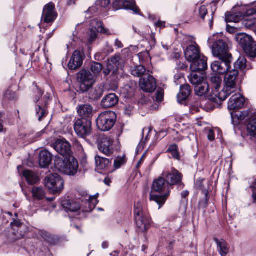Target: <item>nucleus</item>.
<instances>
[{
  "label": "nucleus",
  "instance_id": "f257e3e1",
  "mask_svg": "<svg viewBox=\"0 0 256 256\" xmlns=\"http://www.w3.org/2000/svg\"><path fill=\"white\" fill-rule=\"evenodd\" d=\"M97 195L88 196V199L81 200L82 204H86L84 209L82 211L91 212L98 203ZM62 206L67 212H78L83 206L80 204V200L77 199H64L62 202Z\"/></svg>",
  "mask_w": 256,
  "mask_h": 256
},
{
  "label": "nucleus",
  "instance_id": "f03ea898",
  "mask_svg": "<svg viewBox=\"0 0 256 256\" xmlns=\"http://www.w3.org/2000/svg\"><path fill=\"white\" fill-rule=\"evenodd\" d=\"M166 181V178L162 176L154 182L152 187L153 191L159 193L164 192V194L158 195L152 192L150 194V200L156 203L159 209L164 205L170 194V186Z\"/></svg>",
  "mask_w": 256,
  "mask_h": 256
},
{
  "label": "nucleus",
  "instance_id": "7ed1b4c3",
  "mask_svg": "<svg viewBox=\"0 0 256 256\" xmlns=\"http://www.w3.org/2000/svg\"><path fill=\"white\" fill-rule=\"evenodd\" d=\"M238 71L236 69L229 70L225 74L224 78V87L218 96V100L224 101L232 93L236 91V84L238 82Z\"/></svg>",
  "mask_w": 256,
  "mask_h": 256
},
{
  "label": "nucleus",
  "instance_id": "20e7f679",
  "mask_svg": "<svg viewBox=\"0 0 256 256\" xmlns=\"http://www.w3.org/2000/svg\"><path fill=\"white\" fill-rule=\"evenodd\" d=\"M54 166L58 171L68 176H74L78 168V161L72 156L64 158H56Z\"/></svg>",
  "mask_w": 256,
  "mask_h": 256
},
{
  "label": "nucleus",
  "instance_id": "39448f33",
  "mask_svg": "<svg viewBox=\"0 0 256 256\" xmlns=\"http://www.w3.org/2000/svg\"><path fill=\"white\" fill-rule=\"evenodd\" d=\"M134 214L136 223L140 230L145 232L150 228L151 220L149 214L144 208L140 202L134 204Z\"/></svg>",
  "mask_w": 256,
  "mask_h": 256
},
{
  "label": "nucleus",
  "instance_id": "423d86ee",
  "mask_svg": "<svg viewBox=\"0 0 256 256\" xmlns=\"http://www.w3.org/2000/svg\"><path fill=\"white\" fill-rule=\"evenodd\" d=\"M116 121V115L112 111L101 113L96 120V126L98 129L103 132L110 130Z\"/></svg>",
  "mask_w": 256,
  "mask_h": 256
},
{
  "label": "nucleus",
  "instance_id": "0eeeda50",
  "mask_svg": "<svg viewBox=\"0 0 256 256\" xmlns=\"http://www.w3.org/2000/svg\"><path fill=\"white\" fill-rule=\"evenodd\" d=\"M126 61L120 55H115L108 60L106 69L104 70V73L105 76L112 74L113 76L118 74L119 70H122L124 67Z\"/></svg>",
  "mask_w": 256,
  "mask_h": 256
},
{
  "label": "nucleus",
  "instance_id": "6e6552de",
  "mask_svg": "<svg viewBox=\"0 0 256 256\" xmlns=\"http://www.w3.org/2000/svg\"><path fill=\"white\" fill-rule=\"evenodd\" d=\"M44 182L50 192L53 194L60 193L64 189V181L57 174H52L46 178Z\"/></svg>",
  "mask_w": 256,
  "mask_h": 256
},
{
  "label": "nucleus",
  "instance_id": "1a4fd4ad",
  "mask_svg": "<svg viewBox=\"0 0 256 256\" xmlns=\"http://www.w3.org/2000/svg\"><path fill=\"white\" fill-rule=\"evenodd\" d=\"M74 128L78 136L85 138L91 134L92 122L86 118H78L74 122Z\"/></svg>",
  "mask_w": 256,
  "mask_h": 256
},
{
  "label": "nucleus",
  "instance_id": "9d476101",
  "mask_svg": "<svg viewBox=\"0 0 256 256\" xmlns=\"http://www.w3.org/2000/svg\"><path fill=\"white\" fill-rule=\"evenodd\" d=\"M212 49L213 56L219 59L232 58V54L228 52L227 44L223 40H218L214 42Z\"/></svg>",
  "mask_w": 256,
  "mask_h": 256
},
{
  "label": "nucleus",
  "instance_id": "9b49d317",
  "mask_svg": "<svg viewBox=\"0 0 256 256\" xmlns=\"http://www.w3.org/2000/svg\"><path fill=\"white\" fill-rule=\"evenodd\" d=\"M114 140L111 136H102L99 140V150L107 156L112 155L114 152Z\"/></svg>",
  "mask_w": 256,
  "mask_h": 256
},
{
  "label": "nucleus",
  "instance_id": "f8f14e48",
  "mask_svg": "<svg viewBox=\"0 0 256 256\" xmlns=\"http://www.w3.org/2000/svg\"><path fill=\"white\" fill-rule=\"evenodd\" d=\"M232 58L220 59V61H215L211 64L212 70L220 74H226L231 70L230 64Z\"/></svg>",
  "mask_w": 256,
  "mask_h": 256
},
{
  "label": "nucleus",
  "instance_id": "ddd939ff",
  "mask_svg": "<svg viewBox=\"0 0 256 256\" xmlns=\"http://www.w3.org/2000/svg\"><path fill=\"white\" fill-rule=\"evenodd\" d=\"M110 4V0H96L94 4L86 12V16L90 17L92 14H101L108 10Z\"/></svg>",
  "mask_w": 256,
  "mask_h": 256
},
{
  "label": "nucleus",
  "instance_id": "4468645a",
  "mask_svg": "<svg viewBox=\"0 0 256 256\" xmlns=\"http://www.w3.org/2000/svg\"><path fill=\"white\" fill-rule=\"evenodd\" d=\"M54 148L64 158L71 156V148L70 144L65 139L57 140L53 144Z\"/></svg>",
  "mask_w": 256,
  "mask_h": 256
},
{
  "label": "nucleus",
  "instance_id": "2eb2a0df",
  "mask_svg": "<svg viewBox=\"0 0 256 256\" xmlns=\"http://www.w3.org/2000/svg\"><path fill=\"white\" fill-rule=\"evenodd\" d=\"M140 86L144 92H152L156 88L155 79L150 74H146L140 80Z\"/></svg>",
  "mask_w": 256,
  "mask_h": 256
},
{
  "label": "nucleus",
  "instance_id": "dca6fc26",
  "mask_svg": "<svg viewBox=\"0 0 256 256\" xmlns=\"http://www.w3.org/2000/svg\"><path fill=\"white\" fill-rule=\"evenodd\" d=\"M162 176L166 178L170 186L178 184L182 180V174L174 168H172L170 170L164 172Z\"/></svg>",
  "mask_w": 256,
  "mask_h": 256
},
{
  "label": "nucleus",
  "instance_id": "f3484780",
  "mask_svg": "<svg viewBox=\"0 0 256 256\" xmlns=\"http://www.w3.org/2000/svg\"><path fill=\"white\" fill-rule=\"evenodd\" d=\"M58 16L55 10L54 4L50 2L46 5L43 10L42 18L46 23L54 22Z\"/></svg>",
  "mask_w": 256,
  "mask_h": 256
},
{
  "label": "nucleus",
  "instance_id": "a211bd4d",
  "mask_svg": "<svg viewBox=\"0 0 256 256\" xmlns=\"http://www.w3.org/2000/svg\"><path fill=\"white\" fill-rule=\"evenodd\" d=\"M80 74V88L82 92H86L94 84V76L89 72L86 71L82 72Z\"/></svg>",
  "mask_w": 256,
  "mask_h": 256
},
{
  "label": "nucleus",
  "instance_id": "6ab92c4d",
  "mask_svg": "<svg viewBox=\"0 0 256 256\" xmlns=\"http://www.w3.org/2000/svg\"><path fill=\"white\" fill-rule=\"evenodd\" d=\"M236 40L242 48L245 53L251 54L249 46L255 42L252 37L245 34H240L236 36Z\"/></svg>",
  "mask_w": 256,
  "mask_h": 256
},
{
  "label": "nucleus",
  "instance_id": "aec40b11",
  "mask_svg": "<svg viewBox=\"0 0 256 256\" xmlns=\"http://www.w3.org/2000/svg\"><path fill=\"white\" fill-rule=\"evenodd\" d=\"M244 101L242 95L240 93L236 94L229 100L228 108L230 110L242 108L244 106Z\"/></svg>",
  "mask_w": 256,
  "mask_h": 256
},
{
  "label": "nucleus",
  "instance_id": "412c9836",
  "mask_svg": "<svg viewBox=\"0 0 256 256\" xmlns=\"http://www.w3.org/2000/svg\"><path fill=\"white\" fill-rule=\"evenodd\" d=\"M190 62V70L192 72L203 71L208 68L207 58L204 56H200Z\"/></svg>",
  "mask_w": 256,
  "mask_h": 256
},
{
  "label": "nucleus",
  "instance_id": "4be33fe9",
  "mask_svg": "<svg viewBox=\"0 0 256 256\" xmlns=\"http://www.w3.org/2000/svg\"><path fill=\"white\" fill-rule=\"evenodd\" d=\"M254 13H256V10L252 8L247 10L246 12H241L234 14L228 12L226 14V22H238L244 16H248Z\"/></svg>",
  "mask_w": 256,
  "mask_h": 256
},
{
  "label": "nucleus",
  "instance_id": "5701e85b",
  "mask_svg": "<svg viewBox=\"0 0 256 256\" xmlns=\"http://www.w3.org/2000/svg\"><path fill=\"white\" fill-rule=\"evenodd\" d=\"M186 59L189 62L196 60L201 56L198 46L197 44H192L187 47L184 50Z\"/></svg>",
  "mask_w": 256,
  "mask_h": 256
},
{
  "label": "nucleus",
  "instance_id": "b1692460",
  "mask_svg": "<svg viewBox=\"0 0 256 256\" xmlns=\"http://www.w3.org/2000/svg\"><path fill=\"white\" fill-rule=\"evenodd\" d=\"M83 56L78 50H75L68 64L70 70H74L80 67L83 62Z\"/></svg>",
  "mask_w": 256,
  "mask_h": 256
},
{
  "label": "nucleus",
  "instance_id": "393cba45",
  "mask_svg": "<svg viewBox=\"0 0 256 256\" xmlns=\"http://www.w3.org/2000/svg\"><path fill=\"white\" fill-rule=\"evenodd\" d=\"M114 4L118 5L120 9L132 10L136 14H138L140 11L136 6L134 0H116Z\"/></svg>",
  "mask_w": 256,
  "mask_h": 256
},
{
  "label": "nucleus",
  "instance_id": "a878e982",
  "mask_svg": "<svg viewBox=\"0 0 256 256\" xmlns=\"http://www.w3.org/2000/svg\"><path fill=\"white\" fill-rule=\"evenodd\" d=\"M210 86L212 90V94L214 96L218 99V96L216 94L220 93L219 89L220 88L222 84V78L217 75H212L210 78Z\"/></svg>",
  "mask_w": 256,
  "mask_h": 256
},
{
  "label": "nucleus",
  "instance_id": "bb28decb",
  "mask_svg": "<svg viewBox=\"0 0 256 256\" xmlns=\"http://www.w3.org/2000/svg\"><path fill=\"white\" fill-rule=\"evenodd\" d=\"M118 102V98L115 94H110L105 96L102 100V106L105 108H112Z\"/></svg>",
  "mask_w": 256,
  "mask_h": 256
},
{
  "label": "nucleus",
  "instance_id": "cd10ccee",
  "mask_svg": "<svg viewBox=\"0 0 256 256\" xmlns=\"http://www.w3.org/2000/svg\"><path fill=\"white\" fill-rule=\"evenodd\" d=\"M77 112L83 118H90L92 116L93 108L89 104H81L77 107Z\"/></svg>",
  "mask_w": 256,
  "mask_h": 256
},
{
  "label": "nucleus",
  "instance_id": "c85d7f7f",
  "mask_svg": "<svg viewBox=\"0 0 256 256\" xmlns=\"http://www.w3.org/2000/svg\"><path fill=\"white\" fill-rule=\"evenodd\" d=\"M90 25L92 28V29H94L98 32L106 35L112 34V32L109 29L105 28L102 22L96 18L92 20L90 22Z\"/></svg>",
  "mask_w": 256,
  "mask_h": 256
},
{
  "label": "nucleus",
  "instance_id": "c756f323",
  "mask_svg": "<svg viewBox=\"0 0 256 256\" xmlns=\"http://www.w3.org/2000/svg\"><path fill=\"white\" fill-rule=\"evenodd\" d=\"M191 93L190 86L186 84L182 85L180 87V92L177 96L178 101V102H182L187 100Z\"/></svg>",
  "mask_w": 256,
  "mask_h": 256
},
{
  "label": "nucleus",
  "instance_id": "7c9ffc66",
  "mask_svg": "<svg viewBox=\"0 0 256 256\" xmlns=\"http://www.w3.org/2000/svg\"><path fill=\"white\" fill-rule=\"evenodd\" d=\"M112 160L98 155L95 156V162L96 168L100 170H105L112 164Z\"/></svg>",
  "mask_w": 256,
  "mask_h": 256
},
{
  "label": "nucleus",
  "instance_id": "2f4dec72",
  "mask_svg": "<svg viewBox=\"0 0 256 256\" xmlns=\"http://www.w3.org/2000/svg\"><path fill=\"white\" fill-rule=\"evenodd\" d=\"M52 161L50 154L46 150H42L39 154V164L42 168L48 166Z\"/></svg>",
  "mask_w": 256,
  "mask_h": 256
},
{
  "label": "nucleus",
  "instance_id": "473e14b6",
  "mask_svg": "<svg viewBox=\"0 0 256 256\" xmlns=\"http://www.w3.org/2000/svg\"><path fill=\"white\" fill-rule=\"evenodd\" d=\"M210 89L208 83L204 81L194 86L196 94L200 96H203L208 94L210 91Z\"/></svg>",
  "mask_w": 256,
  "mask_h": 256
},
{
  "label": "nucleus",
  "instance_id": "72a5a7b5",
  "mask_svg": "<svg viewBox=\"0 0 256 256\" xmlns=\"http://www.w3.org/2000/svg\"><path fill=\"white\" fill-rule=\"evenodd\" d=\"M247 130L250 136L256 138V112H254L250 116L247 125Z\"/></svg>",
  "mask_w": 256,
  "mask_h": 256
},
{
  "label": "nucleus",
  "instance_id": "f704fd0d",
  "mask_svg": "<svg viewBox=\"0 0 256 256\" xmlns=\"http://www.w3.org/2000/svg\"><path fill=\"white\" fill-rule=\"evenodd\" d=\"M218 251L221 256H226L229 252V247L227 242L224 240H218V239H215Z\"/></svg>",
  "mask_w": 256,
  "mask_h": 256
},
{
  "label": "nucleus",
  "instance_id": "c9c22d12",
  "mask_svg": "<svg viewBox=\"0 0 256 256\" xmlns=\"http://www.w3.org/2000/svg\"><path fill=\"white\" fill-rule=\"evenodd\" d=\"M103 93L104 86L100 85L92 89L88 92V96L92 100H97L102 96Z\"/></svg>",
  "mask_w": 256,
  "mask_h": 256
},
{
  "label": "nucleus",
  "instance_id": "e433bc0d",
  "mask_svg": "<svg viewBox=\"0 0 256 256\" xmlns=\"http://www.w3.org/2000/svg\"><path fill=\"white\" fill-rule=\"evenodd\" d=\"M22 175L30 184H36L39 180L38 176L30 170H24L22 172Z\"/></svg>",
  "mask_w": 256,
  "mask_h": 256
},
{
  "label": "nucleus",
  "instance_id": "4c0bfd02",
  "mask_svg": "<svg viewBox=\"0 0 256 256\" xmlns=\"http://www.w3.org/2000/svg\"><path fill=\"white\" fill-rule=\"evenodd\" d=\"M196 72H192V73L188 76L189 82L194 86L202 82L204 80V76L198 74Z\"/></svg>",
  "mask_w": 256,
  "mask_h": 256
},
{
  "label": "nucleus",
  "instance_id": "58836bf2",
  "mask_svg": "<svg viewBox=\"0 0 256 256\" xmlns=\"http://www.w3.org/2000/svg\"><path fill=\"white\" fill-rule=\"evenodd\" d=\"M232 122L234 124H238L244 120L247 116V112H230Z\"/></svg>",
  "mask_w": 256,
  "mask_h": 256
},
{
  "label": "nucleus",
  "instance_id": "ea45409f",
  "mask_svg": "<svg viewBox=\"0 0 256 256\" xmlns=\"http://www.w3.org/2000/svg\"><path fill=\"white\" fill-rule=\"evenodd\" d=\"M32 192L33 198L36 200H42L46 196V192L41 187H34Z\"/></svg>",
  "mask_w": 256,
  "mask_h": 256
},
{
  "label": "nucleus",
  "instance_id": "a19ab883",
  "mask_svg": "<svg viewBox=\"0 0 256 256\" xmlns=\"http://www.w3.org/2000/svg\"><path fill=\"white\" fill-rule=\"evenodd\" d=\"M242 25L247 28L251 29L255 32L256 29V18H246L242 21Z\"/></svg>",
  "mask_w": 256,
  "mask_h": 256
},
{
  "label": "nucleus",
  "instance_id": "79ce46f5",
  "mask_svg": "<svg viewBox=\"0 0 256 256\" xmlns=\"http://www.w3.org/2000/svg\"><path fill=\"white\" fill-rule=\"evenodd\" d=\"M146 72V69L142 66H138L132 68L131 74L132 75L137 77L143 76Z\"/></svg>",
  "mask_w": 256,
  "mask_h": 256
},
{
  "label": "nucleus",
  "instance_id": "37998d69",
  "mask_svg": "<svg viewBox=\"0 0 256 256\" xmlns=\"http://www.w3.org/2000/svg\"><path fill=\"white\" fill-rule=\"evenodd\" d=\"M46 104H45L44 106H40L38 105L36 108V114L40 121L42 120V118H44L47 114V112L46 109Z\"/></svg>",
  "mask_w": 256,
  "mask_h": 256
},
{
  "label": "nucleus",
  "instance_id": "c03bdc74",
  "mask_svg": "<svg viewBox=\"0 0 256 256\" xmlns=\"http://www.w3.org/2000/svg\"><path fill=\"white\" fill-rule=\"evenodd\" d=\"M246 60L244 57H240L234 63V69H244L246 66Z\"/></svg>",
  "mask_w": 256,
  "mask_h": 256
},
{
  "label": "nucleus",
  "instance_id": "a18cd8bd",
  "mask_svg": "<svg viewBox=\"0 0 256 256\" xmlns=\"http://www.w3.org/2000/svg\"><path fill=\"white\" fill-rule=\"evenodd\" d=\"M102 65L98 62H93L90 65V70L94 74H98L102 70Z\"/></svg>",
  "mask_w": 256,
  "mask_h": 256
},
{
  "label": "nucleus",
  "instance_id": "49530a36",
  "mask_svg": "<svg viewBox=\"0 0 256 256\" xmlns=\"http://www.w3.org/2000/svg\"><path fill=\"white\" fill-rule=\"evenodd\" d=\"M88 42H90V44H92L97 38V37H98L97 33L93 29H91L88 32Z\"/></svg>",
  "mask_w": 256,
  "mask_h": 256
},
{
  "label": "nucleus",
  "instance_id": "de8ad7c7",
  "mask_svg": "<svg viewBox=\"0 0 256 256\" xmlns=\"http://www.w3.org/2000/svg\"><path fill=\"white\" fill-rule=\"evenodd\" d=\"M250 51L252 54L248 53H246L249 57L252 58H256V42L252 43V44L249 46Z\"/></svg>",
  "mask_w": 256,
  "mask_h": 256
},
{
  "label": "nucleus",
  "instance_id": "09e8293b",
  "mask_svg": "<svg viewBox=\"0 0 256 256\" xmlns=\"http://www.w3.org/2000/svg\"><path fill=\"white\" fill-rule=\"evenodd\" d=\"M125 163V160L124 158L118 157L114 160V166L116 168H119L122 164Z\"/></svg>",
  "mask_w": 256,
  "mask_h": 256
},
{
  "label": "nucleus",
  "instance_id": "8fccbe9b",
  "mask_svg": "<svg viewBox=\"0 0 256 256\" xmlns=\"http://www.w3.org/2000/svg\"><path fill=\"white\" fill-rule=\"evenodd\" d=\"M208 10L206 7L204 6H200L199 8V14L200 17L204 19V16L207 14Z\"/></svg>",
  "mask_w": 256,
  "mask_h": 256
},
{
  "label": "nucleus",
  "instance_id": "3c124183",
  "mask_svg": "<svg viewBox=\"0 0 256 256\" xmlns=\"http://www.w3.org/2000/svg\"><path fill=\"white\" fill-rule=\"evenodd\" d=\"M4 97L8 99L12 100L16 98V94L11 90H8L5 92Z\"/></svg>",
  "mask_w": 256,
  "mask_h": 256
},
{
  "label": "nucleus",
  "instance_id": "603ef678",
  "mask_svg": "<svg viewBox=\"0 0 256 256\" xmlns=\"http://www.w3.org/2000/svg\"><path fill=\"white\" fill-rule=\"evenodd\" d=\"M163 99V94L162 91L158 90L156 92V101L161 102Z\"/></svg>",
  "mask_w": 256,
  "mask_h": 256
},
{
  "label": "nucleus",
  "instance_id": "864d4df0",
  "mask_svg": "<svg viewBox=\"0 0 256 256\" xmlns=\"http://www.w3.org/2000/svg\"><path fill=\"white\" fill-rule=\"evenodd\" d=\"M208 138L210 141H212L214 140V138H215L214 133V132L212 130H208Z\"/></svg>",
  "mask_w": 256,
  "mask_h": 256
},
{
  "label": "nucleus",
  "instance_id": "5fc2aeb1",
  "mask_svg": "<svg viewBox=\"0 0 256 256\" xmlns=\"http://www.w3.org/2000/svg\"><path fill=\"white\" fill-rule=\"evenodd\" d=\"M41 236H42L46 241L50 242V240L51 239V237L50 234H49L46 232H41Z\"/></svg>",
  "mask_w": 256,
  "mask_h": 256
},
{
  "label": "nucleus",
  "instance_id": "6e6d98bb",
  "mask_svg": "<svg viewBox=\"0 0 256 256\" xmlns=\"http://www.w3.org/2000/svg\"><path fill=\"white\" fill-rule=\"evenodd\" d=\"M204 194L205 195V202H204L202 201H200V205H202L203 206H205L206 204L208 202V192L207 190H204L203 192Z\"/></svg>",
  "mask_w": 256,
  "mask_h": 256
},
{
  "label": "nucleus",
  "instance_id": "4d7b16f0",
  "mask_svg": "<svg viewBox=\"0 0 256 256\" xmlns=\"http://www.w3.org/2000/svg\"><path fill=\"white\" fill-rule=\"evenodd\" d=\"M204 181V179H198L195 184L196 188L198 189H201L202 187V183Z\"/></svg>",
  "mask_w": 256,
  "mask_h": 256
},
{
  "label": "nucleus",
  "instance_id": "13d9d810",
  "mask_svg": "<svg viewBox=\"0 0 256 256\" xmlns=\"http://www.w3.org/2000/svg\"><path fill=\"white\" fill-rule=\"evenodd\" d=\"M115 46L118 48H122L124 46V45L122 44V42L118 39H116L115 40Z\"/></svg>",
  "mask_w": 256,
  "mask_h": 256
},
{
  "label": "nucleus",
  "instance_id": "bf43d9fd",
  "mask_svg": "<svg viewBox=\"0 0 256 256\" xmlns=\"http://www.w3.org/2000/svg\"><path fill=\"white\" fill-rule=\"evenodd\" d=\"M177 150V146L176 144H172L170 146L168 151L170 152Z\"/></svg>",
  "mask_w": 256,
  "mask_h": 256
},
{
  "label": "nucleus",
  "instance_id": "052dcab7",
  "mask_svg": "<svg viewBox=\"0 0 256 256\" xmlns=\"http://www.w3.org/2000/svg\"><path fill=\"white\" fill-rule=\"evenodd\" d=\"M162 48L166 51H168L170 48V46L167 44H164V42H162Z\"/></svg>",
  "mask_w": 256,
  "mask_h": 256
},
{
  "label": "nucleus",
  "instance_id": "680f3d73",
  "mask_svg": "<svg viewBox=\"0 0 256 256\" xmlns=\"http://www.w3.org/2000/svg\"><path fill=\"white\" fill-rule=\"evenodd\" d=\"M172 156L176 159H179L180 158V156H179V154H178V150H176V151H174V152H170Z\"/></svg>",
  "mask_w": 256,
  "mask_h": 256
},
{
  "label": "nucleus",
  "instance_id": "e2e57ef3",
  "mask_svg": "<svg viewBox=\"0 0 256 256\" xmlns=\"http://www.w3.org/2000/svg\"><path fill=\"white\" fill-rule=\"evenodd\" d=\"M174 79L176 80H184V78L181 74H176L174 76Z\"/></svg>",
  "mask_w": 256,
  "mask_h": 256
},
{
  "label": "nucleus",
  "instance_id": "0e129e2a",
  "mask_svg": "<svg viewBox=\"0 0 256 256\" xmlns=\"http://www.w3.org/2000/svg\"><path fill=\"white\" fill-rule=\"evenodd\" d=\"M37 90H38V98L37 97L36 98V102L38 101L40 98L41 97L43 94V93L41 90L38 89Z\"/></svg>",
  "mask_w": 256,
  "mask_h": 256
},
{
  "label": "nucleus",
  "instance_id": "69168bd1",
  "mask_svg": "<svg viewBox=\"0 0 256 256\" xmlns=\"http://www.w3.org/2000/svg\"><path fill=\"white\" fill-rule=\"evenodd\" d=\"M188 194H189L188 192V191H187V190H186V191H184V192H182V194H182V198H186V196H188Z\"/></svg>",
  "mask_w": 256,
  "mask_h": 256
},
{
  "label": "nucleus",
  "instance_id": "338daca9",
  "mask_svg": "<svg viewBox=\"0 0 256 256\" xmlns=\"http://www.w3.org/2000/svg\"><path fill=\"white\" fill-rule=\"evenodd\" d=\"M118 254L119 252L117 250H115L110 254V256H118Z\"/></svg>",
  "mask_w": 256,
  "mask_h": 256
},
{
  "label": "nucleus",
  "instance_id": "774afa93",
  "mask_svg": "<svg viewBox=\"0 0 256 256\" xmlns=\"http://www.w3.org/2000/svg\"><path fill=\"white\" fill-rule=\"evenodd\" d=\"M104 182L108 186L110 185V181L108 178H106L104 180Z\"/></svg>",
  "mask_w": 256,
  "mask_h": 256
}]
</instances>
